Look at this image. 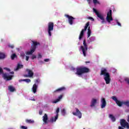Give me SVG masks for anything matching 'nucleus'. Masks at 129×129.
<instances>
[{
    "label": "nucleus",
    "mask_w": 129,
    "mask_h": 129,
    "mask_svg": "<svg viewBox=\"0 0 129 129\" xmlns=\"http://www.w3.org/2000/svg\"><path fill=\"white\" fill-rule=\"evenodd\" d=\"M89 24H90L89 22H88L86 24L84 29L82 30L80 34L79 38L80 40H81L82 38H83V36H84V32H85L86 30H87V28H88V38H89V37L91 36V30H90V27H89Z\"/></svg>",
    "instance_id": "nucleus-1"
},
{
    "label": "nucleus",
    "mask_w": 129,
    "mask_h": 129,
    "mask_svg": "<svg viewBox=\"0 0 129 129\" xmlns=\"http://www.w3.org/2000/svg\"><path fill=\"white\" fill-rule=\"evenodd\" d=\"M100 75L104 76V79L106 84H109V83H110V81L111 80V79H110V75H109V73L107 72V70L106 69H104L101 71Z\"/></svg>",
    "instance_id": "nucleus-2"
},
{
    "label": "nucleus",
    "mask_w": 129,
    "mask_h": 129,
    "mask_svg": "<svg viewBox=\"0 0 129 129\" xmlns=\"http://www.w3.org/2000/svg\"><path fill=\"white\" fill-rule=\"evenodd\" d=\"M90 71V70L89 69L85 67L77 68L76 74L79 76H81L82 74H84V73H88Z\"/></svg>",
    "instance_id": "nucleus-3"
},
{
    "label": "nucleus",
    "mask_w": 129,
    "mask_h": 129,
    "mask_svg": "<svg viewBox=\"0 0 129 129\" xmlns=\"http://www.w3.org/2000/svg\"><path fill=\"white\" fill-rule=\"evenodd\" d=\"M32 43L33 46H32V49L30 50V51H28L26 52V55H32V53H34L36 50L37 46H38V45H40V43L37 42V41H32Z\"/></svg>",
    "instance_id": "nucleus-4"
},
{
    "label": "nucleus",
    "mask_w": 129,
    "mask_h": 129,
    "mask_svg": "<svg viewBox=\"0 0 129 129\" xmlns=\"http://www.w3.org/2000/svg\"><path fill=\"white\" fill-rule=\"evenodd\" d=\"M83 46H81L80 49L83 52V54L84 57H86V53H87V50H88V46H87V43H86V40H84L83 41Z\"/></svg>",
    "instance_id": "nucleus-5"
},
{
    "label": "nucleus",
    "mask_w": 129,
    "mask_h": 129,
    "mask_svg": "<svg viewBox=\"0 0 129 129\" xmlns=\"http://www.w3.org/2000/svg\"><path fill=\"white\" fill-rule=\"evenodd\" d=\"M53 30H54V23L49 22L48 23L47 32L49 37L52 36V31H53Z\"/></svg>",
    "instance_id": "nucleus-6"
},
{
    "label": "nucleus",
    "mask_w": 129,
    "mask_h": 129,
    "mask_svg": "<svg viewBox=\"0 0 129 129\" xmlns=\"http://www.w3.org/2000/svg\"><path fill=\"white\" fill-rule=\"evenodd\" d=\"M93 12L97 15V17L101 20V24H105V20L104 19V17L101 14H100L97 10L94 8L93 9Z\"/></svg>",
    "instance_id": "nucleus-7"
},
{
    "label": "nucleus",
    "mask_w": 129,
    "mask_h": 129,
    "mask_svg": "<svg viewBox=\"0 0 129 129\" xmlns=\"http://www.w3.org/2000/svg\"><path fill=\"white\" fill-rule=\"evenodd\" d=\"M106 21L108 23H110V22L113 21V19L112 18V10H110L109 12H107V17H106Z\"/></svg>",
    "instance_id": "nucleus-8"
},
{
    "label": "nucleus",
    "mask_w": 129,
    "mask_h": 129,
    "mask_svg": "<svg viewBox=\"0 0 129 129\" xmlns=\"http://www.w3.org/2000/svg\"><path fill=\"white\" fill-rule=\"evenodd\" d=\"M60 110V109L59 108V107H58L57 109H56V115L55 116V117H52L50 120H49V122H54V121H56L57 120V119H58V116L59 115V111Z\"/></svg>",
    "instance_id": "nucleus-9"
},
{
    "label": "nucleus",
    "mask_w": 129,
    "mask_h": 129,
    "mask_svg": "<svg viewBox=\"0 0 129 129\" xmlns=\"http://www.w3.org/2000/svg\"><path fill=\"white\" fill-rule=\"evenodd\" d=\"M112 99L114 100L116 102V104L118 106H122V104H123V102H121L118 100H117V98H116L115 96H113L111 97Z\"/></svg>",
    "instance_id": "nucleus-10"
},
{
    "label": "nucleus",
    "mask_w": 129,
    "mask_h": 129,
    "mask_svg": "<svg viewBox=\"0 0 129 129\" xmlns=\"http://www.w3.org/2000/svg\"><path fill=\"white\" fill-rule=\"evenodd\" d=\"M120 123L122 127H126V128H129L128 123L125 121V120L123 119H121Z\"/></svg>",
    "instance_id": "nucleus-11"
},
{
    "label": "nucleus",
    "mask_w": 129,
    "mask_h": 129,
    "mask_svg": "<svg viewBox=\"0 0 129 129\" xmlns=\"http://www.w3.org/2000/svg\"><path fill=\"white\" fill-rule=\"evenodd\" d=\"M3 77L5 80H7V81H10V80H12V79H13V76H9L8 75V74L5 73L3 74Z\"/></svg>",
    "instance_id": "nucleus-12"
},
{
    "label": "nucleus",
    "mask_w": 129,
    "mask_h": 129,
    "mask_svg": "<svg viewBox=\"0 0 129 129\" xmlns=\"http://www.w3.org/2000/svg\"><path fill=\"white\" fill-rule=\"evenodd\" d=\"M76 112H73V114H74V115H77L79 118H81V117H82V114L81 113V112H80L79 109L77 108H76Z\"/></svg>",
    "instance_id": "nucleus-13"
},
{
    "label": "nucleus",
    "mask_w": 129,
    "mask_h": 129,
    "mask_svg": "<svg viewBox=\"0 0 129 129\" xmlns=\"http://www.w3.org/2000/svg\"><path fill=\"white\" fill-rule=\"evenodd\" d=\"M42 120L43 121V124H48V115L46 113H45L44 116L42 117Z\"/></svg>",
    "instance_id": "nucleus-14"
},
{
    "label": "nucleus",
    "mask_w": 129,
    "mask_h": 129,
    "mask_svg": "<svg viewBox=\"0 0 129 129\" xmlns=\"http://www.w3.org/2000/svg\"><path fill=\"white\" fill-rule=\"evenodd\" d=\"M65 17H66V18H68V19H69V24L71 25H73V20H75V18H74L72 16H70L68 15H66Z\"/></svg>",
    "instance_id": "nucleus-15"
},
{
    "label": "nucleus",
    "mask_w": 129,
    "mask_h": 129,
    "mask_svg": "<svg viewBox=\"0 0 129 129\" xmlns=\"http://www.w3.org/2000/svg\"><path fill=\"white\" fill-rule=\"evenodd\" d=\"M26 71L28 73V75H25V77H33V76L34 75V73H33V71L29 69L26 70Z\"/></svg>",
    "instance_id": "nucleus-16"
},
{
    "label": "nucleus",
    "mask_w": 129,
    "mask_h": 129,
    "mask_svg": "<svg viewBox=\"0 0 129 129\" xmlns=\"http://www.w3.org/2000/svg\"><path fill=\"white\" fill-rule=\"evenodd\" d=\"M64 90H66V88L64 87H62L55 90L53 92L54 93H56V92H62V91H64Z\"/></svg>",
    "instance_id": "nucleus-17"
},
{
    "label": "nucleus",
    "mask_w": 129,
    "mask_h": 129,
    "mask_svg": "<svg viewBox=\"0 0 129 129\" xmlns=\"http://www.w3.org/2000/svg\"><path fill=\"white\" fill-rule=\"evenodd\" d=\"M102 104L101 105V108H104L105 106H106V101H105V99L103 98L101 100Z\"/></svg>",
    "instance_id": "nucleus-18"
},
{
    "label": "nucleus",
    "mask_w": 129,
    "mask_h": 129,
    "mask_svg": "<svg viewBox=\"0 0 129 129\" xmlns=\"http://www.w3.org/2000/svg\"><path fill=\"white\" fill-rule=\"evenodd\" d=\"M37 89H38V86L37 84H34L33 85V87L32 88V90L33 93H36V92H37Z\"/></svg>",
    "instance_id": "nucleus-19"
},
{
    "label": "nucleus",
    "mask_w": 129,
    "mask_h": 129,
    "mask_svg": "<svg viewBox=\"0 0 129 129\" xmlns=\"http://www.w3.org/2000/svg\"><path fill=\"white\" fill-rule=\"evenodd\" d=\"M96 102H97V100L95 99H93L92 100L90 106L91 107H93V106H95V104H96Z\"/></svg>",
    "instance_id": "nucleus-20"
},
{
    "label": "nucleus",
    "mask_w": 129,
    "mask_h": 129,
    "mask_svg": "<svg viewBox=\"0 0 129 129\" xmlns=\"http://www.w3.org/2000/svg\"><path fill=\"white\" fill-rule=\"evenodd\" d=\"M24 67V66L23 64H21L20 63H18L17 64V66L16 69H14L15 71H18L19 69H21V68H23Z\"/></svg>",
    "instance_id": "nucleus-21"
},
{
    "label": "nucleus",
    "mask_w": 129,
    "mask_h": 129,
    "mask_svg": "<svg viewBox=\"0 0 129 129\" xmlns=\"http://www.w3.org/2000/svg\"><path fill=\"white\" fill-rule=\"evenodd\" d=\"M63 97V95H60L57 99H56V100H55L54 101H53L52 102L53 103H57V102H59V101L60 100H61V99H62Z\"/></svg>",
    "instance_id": "nucleus-22"
},
{
    "label": "nucleus",
    "mask_w": 129,
    "mask_h": 129,
    "mask_svg": "<svg viewBox=\"0 0 129 129\" xmlns=\"http://www.w3.org/2000/svg\"><path fill=\"white\" fill-rule=\"evenodd\" d=\"M8 89L11 92H14V91H16V89L12 86H9L8 87Z\"/></svg>",
    "instance_id": "nucleus-23"
},
{
    "label": "nucleus",
    "mask_w": 129,
    "mask_h": 129,
    "mask_svg": "<svg viewBox=\"0 0 129 129\" xmlns=\"http://www.w3.org/2000/svg\"><path fill=\"white\" fill-rule=\"evenodd\" d=\"M22 81H25V82H27V83H30L31 82V80L29 79H26L24 80H19V82H22Z\"/></svg>",
    "instance_id": "nucleus-24"
},
{
    "label": "nucleus",
    "mask_w": 129,
    "mask_h": 129,
    "mask_svg": "<svg viewBox=\"0 0 129 129\" xmlns=\"http://www.w3.org/2000/svg\"><path fill=\"white\" fill-rule=\"evenodd\" d=\"M109 117L110 118H111V120H112L113 122L115 121V117L113 115H112V114H110L109 116Z\"/></svg>",
    "instance_id": "nucleus-25"
},
{
    "label": "nucleus",
    "mask_w": 129,
    "mask_h": 129,
    "mask_svg": "<svg viewBox=\"0 0 129 129\" xmlns=\"http://www.w3.org/2000/svg\"><path fill=\"white\" fill-rule=\"evenodd\" d=\"M17 54H16V53H13L11 56L12 60H15V58H17Z\"/></svg>",
    "instance_id": "nucleus-26"
},
{
    "label": "nucleus",
    "mask_w": 129,
    "mask_h": 129,
    "mask_svg": "<svg viewBox=\"0 0 129 129\" xmlns=\"http://www.w3.org/2000/svg\"><path fill=\"white\" fill-rule=\"evenodd\" d=\"M89 40L91 42H94L95 41V37L91 36L90 37Z\"/></svg>",
    "instance_id": "nucleus-27"
},
{
    "label": "nucleus",
    "mask_w": 129,
    "mask_h": 129,
    "mask_svg": "<svg viewBox=\"0 0 129 129\" xmlns=\"http://www.w3.org/2000/svg\"><path fill=\"white\" fill-rule=\"evenodd\" d=\"M93 3L94 5H100V2H99V1H97V0H93Z\"/></svg>",
    "instance_id": "nucleus-28"
},
{
    "label": "nucleus",
    "mask_w": 129,
    "mask_h": 129,
    "mask_svg": "<svg viewBox=\"0 0 129 129\" xmlns=\"http://www.w3.org/2000/svg\"><path fill=\"white\" fill-rule=\"evenodd\" d=\"M6 57L5 54L0 52V59H4Z\"/></svg>",
    "instance_id": "nucleus-29"
},
{
    "label": "nucleus",
    "mask_w": 129,
    "mask_h": 129,
    "mask_svg": "<svg viewBox=\"0 0 129 129\" xmlns=\"http://www.w3.org/2000/svg\"><path fill=\"white\" fill-rule=\"evenodd\" d=\"M26 121L27 123H34V120H32V119H26Z\"/></svg>",
    "instance_id": "nucleus-30"
},
{
    "label": "nucleus",
    "mask_w": 129,
    "mask_h": 129,
    "mask_svg": "<svg viewBox=\"0 0 129 129\" xmlns=\"http://www.w3.org/2000/svg\"><path fill=\"white\" fill-rule=\"evenodd\" d=\"M123 103L124 105H126V106L129 107V101H123Z\"/></svg>",
    "instance_id": "nucleus-31"
},
{
    "label": "nucleus",
    "mask_w": 129,
    "mask_h": 129,
    "mask_svg": "<svg viewBox=\"0 0 129 129\" xmlns=\"http://www.w3.org/2000/svg\"><path fill=\"white\" fill-rule=\"evenodd\" d=\"M61 113L62 115H65V114H66V110H65V109H62L61 110Z\"/></svg>",
    "instance_id": "nucleus-32"
},
{
    "label": "nucleus",
    "mask_w": 129,
    "mask_h": 129,
    "mask_svg": "<svg viewBox=\"0 0 129 129\" xmlns=\"http://www.w3.org/2000/svg\"><path fill=\"white\" fill-rule=\"evenodd\" d=\"M88 19L91 20V21H92V22L94 21V19H93V18L92 17H89Z\"/></svg>",
    "instance_id": "nucleus-33"
},
{
    "label": "nucleus",
    "mask_w": 129,
    "mask_h": 129,
    "mask_svg": "<svg viewBox=\"0 0 129 129\" xmlns=\"http://www.w3.org/2000/svg\"><path fill=\"white\" fill-rule=\"evenodd\" d=\"M116 23H117V25H118V26H119V27H121V24L117 20H116Z\"/></svg>",
    "instance_id": "nucleus-34"
},
{
    "label": "nucleus",
    "mask_w": 129,
    "mask_h": 129,
    "mask_svg": "<svg viewBox=\"0 0 129 129\" xmlns=\"http://www.w3.org/2000/svg\"><path fill=\"white\" fill-rule=\"evenodd\" d=\"M8 47H9V48H11V49H14V45L10 44V45H8Z\"/></svg>",
    "instance_id": "nucleus-35"
},
{
    "label": "nucleus",
    "mask_w": 129,
    "mask_h": 129,
    "mask_svg": "<svg viewBox=\"0 0 129 129\" xmlns=\"http://www.w3.org/2000/svg\"><path fill=\"white\" fill-rule=\"evenodd\" d=\"M4 73V71H3V69L2 68H0V75L1 74H3Z\"/></svg>",
    "instance_id": "nucleus-36"
},
{
    "label": "nucleus",
    "mask_w": 129,
    "mask_h": 129,
    "mask_svg": "<svg viewBox=\"0 0 129 129\" xmlns=\"http://www.w3.org/2000/svg\"><path fill=\"white\" fill-rule=\"evenodd\" d=\"M21 128H22V129H28V127L27 126H21Z\"/></svg>",
    "instance_id": "nucleus-37"
},
{
    "label": "nucleus",
    "mask_w": 129,
    "mask_h": 129,
    "mask_svg": "<svg viewBox=\"0 0 129 129\" xmlns=\"http://www.w3.org/2000/svg\"><path fill=\"white\" fill-rule=\"evenodd\" d=\"M20 55H21V57H25V53H24V52H22Z\"/></svg>",
    "instance_id": "nucleus-38"
},
{
    "label": "nucleus",
    "mask_w": 129,
    "mask_h": 129,
    "mask_svg": "<svg viewBox=\"0 0 129 129\" xmlns=\"http://www.w3.org/2000/svg\"><path fill=\"white\" fill-rule=\"evenodd\" d=\"M4 69H5V70H7L9 72H11V69H8L7 68H4Z\"/></svg>",
    "instance_id": "nucleus-39"
},
{
    "label": "nucleus",
    "mask_w": 129,
    "mask_h": 129,
    "mask_svg": "<svg viewBox=\"0 0 129 129\" xmlns=\"http://www.w3.org/2000/svg\"><path fill=\"white\" fill-rule=\"evenodd\" d=\"M49 61H50L49 58H46L44 59V62H49Z\"/></svg>",
    "instance_id": "nucleus-40"
},
{
    "label": "nucleus",
    "mask_w": 129,
    "mask_h": 129,
    "mask_svg": "<svg viewBox=\"0 0 129 129\" xmlns=\"http://www.w3.org/2000/svg\"><path fill=\"white\" fill-rule=\"evenodd\" d=\"M36 58H37V56H36V55H32V59H36Z\"/></svg>",
    "instance_id": "nucleus-41"
},
{
    "label": "nucleus",
    "mask_w": 129,
    "mask_h": 129,
    "mask_svg": "<svg viewBox=\"0 0 129 129\" xmlns=\"http://www.w3.org/2000/svg\"><path fill=\"white\" fill-rule=\"evenodd\" d=\"M38 58H42V55H41V54H40V53L38 54Z\"/></svg>",
    "instance_id": "nucleus-42"
},
{
    "label": "nucleus",
    "mask_w": 129,
    "mask_h": 129,
    "mask_svg": "<svg viewBox=\"0 0 129 129\" xmlns=\"http://www.w3.org/2000/svg\"><path fill=\"white\" fill-rule=\"evenodd\" d=\"M30 57H29V56H26V61H29V58Z\"/></svg>",
    "instance_id": "nucleus-43"
},
{
    "label": "nucleus",
    "mask_w": 129,
    "mask_h": 129,
    "mask_svg": "<svg viewBox=\"0 0 129 129\" xmlns=\"http://www.w3.org/2000/svg\"><path fill=\"white\" fill-rule=\"evenodd\" d=\"M36 83H39V82H40V80H39V79L36 80Z\"/></svg>",
    "instance_id": "nucleus-44"
},
{
    "label": "nucleus",
    "mask_w": 129,
    "mask_h": 129,
    "mask_svg": "<svg viewBox=\"0 0 129 129\" xmlns=\"http://www.w3.org/2000/svg\"><path fill=\"white\" fill-rule=\"evenodd\" d=\"M42 114H43V112H42V111H39V114H40V115H42Z\"/></svg>",
    "instance_id": "nucleus-45"
},
{
    "label": "nucleus",
    "mask_w": 129,
    "mask_h": 129,
    "mask_svg": "<svg viewBox=\"0 0 129 129\" xmlns=\"http://www.w3.org/2000/svg\"><path fill=\"white\" fill-rule=\"evenodd\" d=\"M118 129H124V128H123V127H122L119 126L118 127Z\"/></svg>",
    "instance_id": "nucleus-46"
},
{
    "label": "nucleus",
    "mask_w": 129,
    "mask_h": 129,
    "mask_svg": "<svg viewBox=\"0 0 129 129\" xmlns=\"http://www.w3.org/2000/svg\"><path fill=\"white\" fill-rule=\"evenodd\" d=\"M10 74H15V72H10Z\"/></svg>",
    "instance_id": "nucleus-47"
},
{
    "label": "nucleus",
    "mask_w": 129,
    "mask_h": 129,
    "mask_svg": "<svg viewBox=\"0 0 129 129\" xmlns=\"http://www.w3.org/2000/svg\"><path fill=\"white\" fill-rule=\"evenodd\" d=\"M87 63H90V61H86V64H87Z\"/></svg>",
    "instance_id": "nucleus-48"
},
{
    "label": "nucleus",
    "mask_w": 129,
    "mask_h": 129,
    "mask_svg": "<svg viewBox=\"0 0 129 129\" xmlns=\"http://www.w3.org/2000/svg\"><path fill=\"white\" fill-rule=\"evenodd\" d=\"M31 100H32V101H35L36 100L35 99H33Z\"/></svg>",
    "instance_id": "nucleus-49"
},
{
    "label": "nucleus",
    "mask_w": 129,
    "mask_h": 129,
    "mask_svg": "<svg viewBox=\"0 0 129 129\" xmlns=\"http://www.w3.org/2000/svg\"><path fill=\"white\" fill-rule=\"evenodd\" d=\"M88 1H90V0H88Z\"/></svg>",
    "instance_id": "nucleus-50"
}]
</instances>
